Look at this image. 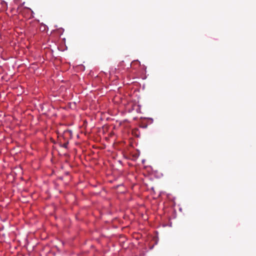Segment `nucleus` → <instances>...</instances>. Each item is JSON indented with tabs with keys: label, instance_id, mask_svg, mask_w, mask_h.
<instances>
[{
	"label": "nucleus",
	"instance_id": "1",
	"mask_svg": "<svg viewBox=\"0 0 256 256\" xmlns=\"http://www.w3.org/2000/svg\"><path fill=\"white\" fill-rule=\"evenodd\" d=\"M68 142H65L62 144V147L66 148H68Z\"/></svg>",
	"mask_w": 256,
	"mask_h": 256
}]
</instances>
